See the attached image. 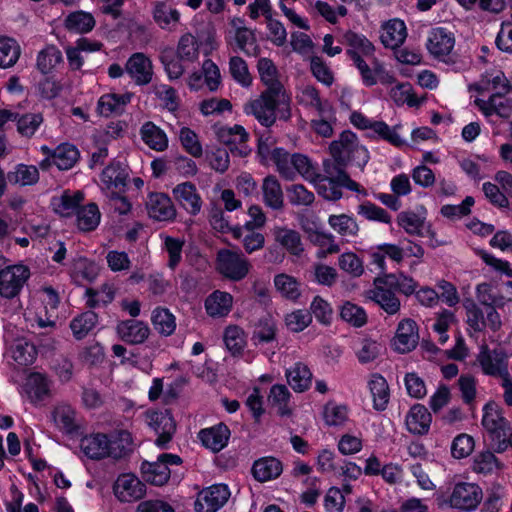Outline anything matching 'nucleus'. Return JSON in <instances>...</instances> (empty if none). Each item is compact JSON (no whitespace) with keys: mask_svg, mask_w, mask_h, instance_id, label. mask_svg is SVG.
Returning a JSON list of instances; mask_svg holds the SVG:
<instances>
[{"mask_svg":"<svg viewBox=\"0 0 512 512\" xmlns=\"http://www.w3.org/2000/svg\"><path fill=\"white\" fill-rule=\"evenodd\" d=\"M290 103L289 95L276 96V94L262 91L258 98L247 102L243 109L245 114L253 115L261 125L271 127L277 119L276 111L281 120L290 119Z\"/></svg>","mask_w":512,"mask_h":512,"instance_id":"f257e3e1","label":"nucleus"},{"mask_svg":"<svg viewBox=\"0 0 512 512\" xmlns=\"http://www.w3.org/2000/svg\"><path fill=\"white\" fill-rule=\"evenodd\" d=\"M101 180L109 191L110 206L119 214L128 212L126 196L127 173L118 164L107 166L101 175Z\"/></svg>","mask_w":512,"mask_h":512,"instance_id":"f03ea898","label":"nucleus"},{"mask_svg":"<svg viewBox=\"0 0 512 512\" xmlns=\"http://www.w3.org/2000/svg\"><path fill=\"white\" fill-rule=\"evenodd\" d=\"M250 268L249 260L241 251L221 249L217 252L216 269L222 276L231 281L244 279Z\"/></svg>","mask_w":512,"mask_h":512,"instance_id":"7ed1b4c3","label":"nucleus"},{"mask_svg":"<svg viewBox=\"0 0 512 512\" xmlns=\"http://www.w3.org/2000/svg\"><path fill=\"white\" fill-rule=\"evenodd\" d=\"M145 423L158 435L155 440L157 447L168 448L176 432V423L169 410H148L144 413Z\"/></svg>","mask_w":512,"mask_h":512,"instance_id":"20e7f679","label":"nucleus"},{"mask_svg":"<svg viewBox=\"0 0 512 512\" xmlns=\"http://www.w3.org/2000/svg\"><path fill=\"white\" fill-rule=\"evenodd\" d=\"M482 498V489L477 484L459 482L454 485L448 499V504L451 508L470 512L478 507Z\"/></svg>","mask_w":512,"mask_h":512,"instance_id":"39448f33","label":"nucleus"},{"mask_svg":"<svg viewBox=\"0 0 512 512\" xmlns=\"http://www.w3.org/2000/svg\"><path fill=\"white\" fill-rule=\"evenodd\" d=\"M217 139L230 147L233 154L246 157L250 154L251 148L247 145L249 134L241 125L215 127Z\"/></svg>","mask_w":512,"mask_h":512,"instance_id":"423d86ee","label":"nucleus"},{"mask_svg":"<svg viewBox=\"0 0 512 512\" xmlns=\"http://www.w3.org/2000/svg\"><path fill=\"white\" fill-rule=\"evenodd\" d=\"M30 271L24 265H12L0 271V295L11 299L17 296L24 283L28 280Z\"/></svg>","mask_w":512,"mask_h":512,"instance_id":"0eeeda50","label":"nucleus"},{"mask_svg":"<svg viewBox=\"0 0 512 512\" xmlns=\"http://www.w3.org/2000/svg\"><path fill=\"white\" fill-rule=\"evenodd\" d=\"M230 491L225 484H216L198 493L194 507L195 512H216L225 505Z\"/></svg>","mask_w":512,"mask_h":512,"instance_id":"6e6552de","label":"nucleus"},{"mask_svg":"<svg viewBox=\"0 0 512 512\" xmlns=\"http://www.w3.org/2000/svg\"><path fill=\"white\" fill-rule=\"evenodd\" d=\"M477 361L486 375L501 379L509 375L507 356L500 349L490 350L487 346L482 347Z\"/></svg>","mask_w":512,"mask_h":512,"instance_id":"1a4fd4ad","label":"nucleus"},{"mask_svg":"<svg viewBox=\"0 0 512 512\" xmlns=\"http://www.w3.org/2000/svg\"><path fill=\"white\" fill-rule=\"evenodd\" d=\"M455 45L454 34L442 27L430 30L426 47L428 52L436 59L447 62Z\"/></svg>","mask_w":512,"mask_h":512,"instance_id":"9d476101","label":"nucleus"},{"mask_svg":"<svg viewBox=\"0 0 512 512\" xmlns=\"http://www.w3.org/2000/svg\"><path fill=\"white\" fill-rule=\"evenodd\" d=\"M482 426L490 438L507 436L510 429L509 422L502 415L501 409L494 402H488L483 407Z\"/></svg>","mask_w":512,"mask_h":512,"instance_id":"9b49d317","label":"nucleus"},{"mask_svg":"<svg viewBox=\"0 0 512 512\" xmlns=\"http://www.w3.org/2000/svg\"><path fill=\"white\" fill-rule=\"evenodd\" d=\"M506 95L492 93L487 100L476 99L475 104L486 117L496 115L501 119L508 120L512 117V99Z\"/></svg>","mask_w":512,"mask_h":512,"instance_id":"f8f14e48","label":"nucleus"},{"mask_svg":"<svg viewBox=\"0 0 512 512\" xmlns=\"http://www.w3.org/2000/svg\"><path fill=\"white\" fill-rule=\"evenodd\" d=\"M146 208L149 216L158 221H171L176 217L174 204L164 193H150L146 201Z\"/></svg>","mask_w":512,"mask_h":512,"instance_id":"ddd939ff","label":"nucleus"},{"mask_svg":"<svg viewBox=\"0 0 512 512\" xmlns=\"http://www.w3.org/2000/svg\"><path fill=\"white\" fill-rule=\"evenodd\" d=\"M257 70L263 85L264 92L276 94V96L288 95L283 84L279 80V73L273 61L269 58H260L257 63Z\"/></svg>","mask_w":512,"mask_h":512,"instance_id":"4468645a","label":"nucleus"},{"mask_svg":"<svg viewBox=\"0 0 512 512\" xmlns=\"http://www.w3.org/2000/svg\"><path fill=\"white\" fill-rule=\"evenodd\" d=\"M397 223L410 235L429 237L431 240L435 238L436 233L432 230L431 225L412 211L400 212L397 216Z\"/></svg>","mask_w":512,"mask_h":512,"instance_id":"2eb2a0df","label":"nucleus"},{"mask_svg":"<svg viewBox=\"0 0 512 512\" xmlns=\"http://www.w3.org/2000/svg\"><path fill=\"white\" fill-rule=\"evenodd\" d=\"M229 437L230 430L223 423L202 429L198 433V438L203 446L214 453H217L226 447Z\"/></svg>","mask_w":512,"mask_h":512,"instance_id":"dca6fc26","label":"nucleus"},{"mask_svg":"<svg viewBox=\"0 0 512 512\" xmlns=\"http://www.w3.org/2000/svg\"><path fill=\"white\" fill-rule=\"evenodd\" d=\"M173 195L179 204L191 215H197L202 208V200L196 186L191 182L178 184Z\"/></svg>","mask_w":512,"mask_h":512,"instance_id":"f3484780","label":"nucleus"},{"mask_svg":"<svg viewBox=\"0 0 512 512\" xmlns=\"http://www.w3.org/2000/svg\"><path fill=\"white\" fill-rule=\"evenodd\" d=\"M154 75L151 59L144 53H134L130 56V79L136 85L144 86L152 81Z\"/></svg>","mask_w":512,"mask_h":512,"instance_id":"a211bd4d","label":"nucleus"},{"mask_svg":"<svg viewBox=\"0 0 512 512\" xmlns=\"http://www.w3.org/2000/svg\"><path fill=\"white\" fill-rule=\"evenodd\" d=\"M432 416L422 404H414L405 419V424L410 433L426 435L429 432Z\"/></svg>","mask_w":512,"mask_h":512,"instance_id":"6ab92c4d","label":"nucleus"},{"mask_svg":"<svg viewBox=\"0 0 512 512\" xmlns=\"http://www.w3.org/2000/svg\"><path fill=\"white\" fill-rule=\"evenodd\" d=\"M418 339L416 323L411 319L402 320L394 339L395 349L401 353L410 352L416 347Z\"/></svg>","mask_w":512,"mask_h":512,"instance_id":"aec40b11","label":"nucleus"},{"mask_svg":"<svg viewBox=\"0 0 512 512\" xmlns=\"http://www.w3.org/2000/svg\"><path fill=\"white\" fill-rule=\"evenodd\" d=\"M346 166L347 164H340L334 158L333 160H324V174H321L322 178L336 181V183L342 185L343 187L351 191L360 192V185L350 178L348 173L345 171Z\"/></svg>","mask_w":512,"mask_h":512,"instance_id":"412c9836","label":"nucleus"},{"mask_svg":"<svg viewBox=\"0 0 512 512\" xmlns=\"http://www.w3.org/2000/svg\"><path fill=\"white\" fill-rule=\"evenodd\" d=\"M80 447L90 459H103L109 454L108 436L102 433L85 436L81 440Z\"/></svg>","mask_w":512,"mask_h":512,"instance_id":"4be33fe9","label":"nucleus"},{"mask_svg":"<svg viewBox=\"0 0 512 512\" xmlns=\"http://www.w3.org/2000/svg\"><path fill=\"white\" fill-rule=\"evenodd\" d=\"M25 390L32 403L38 404L47 400L50 396L48 379L41 373H31L26 381Z\"/></svg>","mask_w":512,"mask_h":512,"instance_id":"5701e85b","label":"nucleus"},{"mask_svg":"<svg viewBox=\"0 0 512 512\" xmlns=\"http://www.w3.org/2000/svg\"><path fill=\"white\" fill-rule=\"evenodd\" d=\"M55 425L66 434H74L79 429L75 410L68 404H59L52 411Z\"/></svg>","mask_w":512,"mask_h":512,"instance_id":"b1692460","label":"nucleus"},{"mask_svg":"<svg viewBox=\"0 0 512 512\" xmlns=\"http://www.w3.org/2000/svg\"><path fill=\"white\" fill-rule=\"evenodd\" d=\"M143 142L152 150L163 152L168 148V137L166 133L153 122H146L140 129Z\"/></svg>","mask_w":512,"mask_h":512,"instance_id":"393cba45","label":"nucleus"},{"mask_svg":"<svg viewBox=\"0 0 512 512\" xmlns=\"http://www.w3.org/2000/svg\"><path fill=\"white\" fill-rule=\"evenodd\" d=\"M274 286L282 298L297 302L301 297V283L292 275L280 273L274 276Z\"/></svg>","mask_w":512,"mask_h":512,"instance_id":"a878e982","label":"nucleus"},{"mask_svg":"<svg viewBox=\"0 0 512 512\" xmlns=\"http://www.w3.org/2000/svg\"><path fill=\"white\" fill-rule=\"evenodd\" d=\"M407 37L405 23L402 20L394 19L384 27L380 36L381 42L387 48L395 49L403 44Z\"/></svg>","mask_w":512,"mask_h":512,"instance_id":"bb28decb","label":"nucleus"},{"mask_svg":"<svg viewBox=\"0 0 512 512\" xmlns=\"http://www.w3.org/2000/svg\"><path fill=\"white\" fill-rule=\"evenodd\" d=\"M282 463L274 457L261 458L254 462L252 473L256 480L266 482L282 473Z\"/></svg>","mask_w":512,"mask_h":512,"instance_id":"cd10ccee","label":"nucleus"},{"mask_svg":"<svg viewBox=\"0 0 512 512\" xmlns=\"http://www.w3.org/2000/svg\"><path fill=\"white\" fill-rule=\"evenodd\" d=\"M357 142L356 135L351 131H343L338 140L330 144L332 157L340 164L349 163V154Z\"/></svg>","mask_w":512,"mask_h":512,"instance_id":"c85d7f7f","label":"nucleus"},{"mask_svg":"<svg viewBox=\"0 0 512 512\" xmlns=\"http://www.w3.org/2000/svg\"><path fill=\"white\" fill-rule=\"evenodd\" d=\"M262 192L264 203L274 209L280 210L284 206V197L281 185L277 178L269 175L264 178L262 183Z\"/></svg>","mask_w":512,"mask_h":512,"instance_id":"c756f323","label":"nucleus"},{"mask_svg":"<svg viewBox=\"0 0 512 512\" xmlns=\"http://www.w3.org/2000/svg\"><path fill=\"white\" fill-rule=\"evenodd\" d=\"M143 479L155 486H163L170 479L171 471L166 464L159 462H143L141 465Z\"/></svg>","mask_w":512,"mask_h":512,"instance_id":"7c9ffc66","label":"nucleus"},{"mask_svg":"<svg viewBox=\"0 0 512 512\" xmlns=\"http://www.w3.org/2000/svg\"><path fill=\"white\" fill-rule=\"evenodd\" d=\"M233 297L222 291H215L205 301L207 313L212 317L226 316L232 309Z\"/></svg>","mask_w":512,"mask_h":512,"instance_id":"2f4dec72","label":"nucleus"},{"mask_svg":"<svg viewBox=\"0 0 512 512\" xmlns=\"http://www.w3.org/2000/svg\"><path fill=\"white\" fill-rule=\"evenodd\" d=\"M128 96L116 93L104 94L97 103V111L101 116L109 117L124 113Z\"/></svg>","mask_w":512,"mask_h":512,"instance_id":"473e14b6","label":"nucleus"},{"mask_svg":"<svg viewBox=\"0 0 512 512\" xmlns=\"http://www.w3.org/2000/svg\"><path fill=\"white\" fill-rule=\"evenodd\" d=\"M286 378L288 384L295 392H304L311 385L312 373L307 365L298 362L286 370Z\"/></svg>","mask_w":512,"mask_h":512,"instance_id":"72a5a7b5","label":"nucleus"},{"mask_svg":"<svg viewBox=\"0 0 512 512\" xmlns=\"http://www.w3.org/2000/svg\"><path fill=\"white\" fill-rule=\"evenodd\" d=\"M368 298L377 303L386 313L396 314L400 310V300L390 289L376 287L367 292Z\"/></svg>","mask_w":512,"mask_h":512,"instance_id":"f704fd0d","label":"nucleus"},{"mask_svg":"<svg viewBox=\"0 0 512 512\" xmlns=\"http://www.w3.org/2000/svg\"><path fill=\"white\" fill-rule=\"evenodd\" d=\"M347 54L359 70L363 83L366 86L375 85L380 62L374 58L371 65H369L355 50H347Z\"/></svg>","mask_w":512,"mask_h":512,"instance_id":"c9c22d12","label":"nucleus"},{"mask_svg":"<svg viewBox=\"0 0 512 512\" xmlns=\"http://www.w3.org/2000/svg\"><path fill=\"white\" fill-rule=\"evenodd\" d=\"M250 225L251 223L248 222L244 229L237 228L233 230V237L241 240L248 254L261 250L265 244L264 235L260 232L253 231Z\"/></svg>","mask_w":512,"mask_h":512,"instance_id":"e433bc0d","label":"nucleus"},{"mask_svg":"<svg viewBox=\"0 0 512 512\" xmlns=\"http://www.w3.org/2000/svg\"><path fill=\"white\" fill-rule=\"evenodd\" d=\"M77 227L83 232L95 230L101 219V213L95 203H89L77 209Z\"/></svg>","mask_w":512,"mask_h":512,"instance_id":"4c0bfd02","label":"nucleus"},{"mask_svg":"<svg viewBox=\"0 0 512 512\" xmlns=\"http://www.w3.org/2000/svg\"><path fill=\"white\" fill-rule=\"evenodd\" d=\"M290 392L283 384L273 385L268 395L269 405L276 410L280 416L291 415V408L289 407Z\"/></svg>","mask_w":512,"mask_h":512,"instance_id":"58836bf2","label":"nucleus"},{"mask_svg":"<svg viewBox=\"0 0 512 512\" xmlns=\"http://www.w3.org/2000/svg\"><path fill=\"white\" fill-rule=\"evenodd\" d=\"M7 179L14 185H34L39 180V171L34 165L18 164L14 171L8 172Z\"/></svg>","mask_w":512,"mask_h":512,"instance_id":"ea45409f","label":"nucleus"},{"mask_svg":"<svg viewBox=\"0 0 512 512\" xmlns=\"http://www.w3.org/2000/svg\"><path fill=\"white\" fill-rule=\"evenodd\" d=\"M309 240L312 244L319 247L316 253L318 259H325L328 255L340 251V247L335 242V238L332 234L314 231L309 234Z\"/></svg>","mask_w":512,"mask_h":512,"instance_id":"a19ab883","label":"nucleus"},{"mask_svg":"<svg viewBox=\"0 0 512 512\" xmlns=\"http://www.w3.org/2000/svg\"><path fill=\"white\" fill-rule=\"evenodd\" d=\"M79 159L78 149L71 144H62L52 153V162L60 170L71 169Z\"/></svg>","mask_w":512,"mask_h":512,"instance_id":"79ce46f5","label":"nucleus"},{"mask_svg":"<svg viewBox=\"0 0 512 512\" xmlns=\"http://www.w3.org/2000/svg\"><path fill=\"white\" fill-rule=\"evenodd\" d=\"M370 392L373 396L374 408L382 411L386 408L389 401V387L386 379L375 374L369 381Z\"/></svg>","mask_w":512,"mask_h":512,"instance_id":"37998d69","label":"nucleus"},{"mask_svg":"<svg viewBox=\"0 0 512 512\" xmlns=\"http://www.w3.org/2000/svg\"><path fill=\"white\" fill-rule=\"evenodd\" d=\"M275 239L294 256H301L304 252L301 236L295 230L286 228L278 229L275 233Z\"/></svg>","mask_w":512,"mask_h":512,"instance_id":"c03bdc74","label":"nucleus"},{"mask_svg":"<svg viewBox=\"0 0 512 512\" xmlns=\"http://www.w3.org/2000/svg\"><path fill=\"white\" fill-rule=\"evenodd\" d=\"M98 315L93 311H86L75 317L70 322V328L73 336L77 340H81L96 326Z\"/></svg>","mask_w":512,"mask_h":512,"instance_id":"a18cd8bd","label":"nucleus"},{"mask_svg":"<svg viewBox=\"0 0 512 512\" xmlns=\"http://www.w3.org/2000/svg\"><path fill=\"white\" fill-rule=\"evenodd\" d=\"M297 99L301 105L314 108L320 115L324 114L329 108L328 102H323L320 98L319 91L311 85L301 87Z\"/></svg>","mask_w":512,"mask_h":512,"instance_id":"49530a36","label":"nucleus"},{"mask_svg":"<svg viewBox=\"0 0 512 512\" xmlns=\"http://www.w3.org/2000/svg\"><path fill=\"white\" fill-rule=\"evenodd\" d=\"M223 339L226 348L233 356L240 355L246 346L245 332L237 325H229L226 327Z\"/></svg>","mask_w":512,"mask_h":512,"instance_id":"de8ad7c7","label":"nucleus"},{"mask_svg":"<svg viewBox=\"0 0 512 512\" xmlns=\"http://www.w3.org/2000/svg\"><path fill=\"white\" fill-rule=\"evenodd\" d=\"M95 26L92 14L84 11L70 13L65 19V27L76 33H87Z\"/></svg>","mask_w":512,"mask_h":512,"instance_id":"09e8293b","label":"nucleus"},{"mask_svg":"<svg viewBox=\"0 0 512 512\" xmlns=\"http://www.w3.org/2000/svg\"><path fill=\"white\" fill-rule=\"evenodd\" d=\"M481 89L493 93L508 94L512 86L502 71L487 73L481 80Z\"/></svg>","mask_w":512,"mask_h":512,"instance_id":"8fccbe9b","label":"nucleus"},{"mask_svg":"<svg viewBox=\"0 0 512 512\" xmlns=\"http://www.w3.org/2000/svg\"><path fill=\"white\" fill-rule=\"evenodd\" d=\"M19 44L12 38L0 37V68L12 67L19 59Z\"/></svg>","mask_w":512,"mask_h":512,"instance_id":"3c124183","label":"nucleus"},{"mask_svg":"<svg viewBox=\"0 0 512 512\" xmlns=\"http://www.w3.org/2000/svg\"><path fill=\"white\" fill-rule=\"evenodd\" d=\"M376 281H380L386 286L394 288L407 296L413 294L417 288V282L412 277L404 275L403 273L398 275L388 274L385 275L383 279H377Z\"/></svg>","mask_w":512,"mask_h":512,"instance_id":"603ef678","label":"nucleus"},{"mask_svg":"<svg viewBox=\"0 0 512 512\" xmlns=\"http://www.w3.org/2000/svg\"><path fill=\"white\" fill-rule=\"evenodd\" d=\"M328 223L343 237H355L359 231V226L355 219L346 214L331 215Z\"/></svg>","mask_w":512,"mask_h":512,"instance_id":"864d4df0","label":"nucleus"},{"mask_svg":"<svg viewBox=\"0 0 512 512\" xmlns=\"http://www.w3.org/2000/svg\"><path fill=\"white\" fill-rule=\"evenodd\" d=\"M160 60L169 79H178L184 74L185 67L182 64L184 60L178 57L173 49H165L160 56Z\"/></svg>","mask_w":512,"mask_h":512,"instance_id":"5fc2aeb1","label":"nucleus"},{"mask_svg":"<svg viewBox=\"0 0 512 512\" xmlns=\"http://www.w3.org/2000/svg\"><path fill=\"white\" fill-rule=\"evenodd\" d=\"M312 183L317 193L326 200L337 201L342 197L341 187L343 186L336 183V181L327 180L322 178L321 174H318Z\"/></svg>","mask_w":512,"mask_h":512,"instance_id":"6e6d98bb","label":"nucleus"},{"mask_svg":"<svg viewBox=\"0 0 512 512\" xmlns=\"http://www.w3.org/2000/svg\"><path fill=\"white\" fill-rule=\"evenodd\" d=\"M398 127V125L390 127L383 121H374L370 131L373 133L372 136L375 135L380 139L389 142L393 146L401 147L405 144V141L398 134Z\"/></svg>","mask_w":512,"mask_h":512,"instance_id":"4d7b16f0","label":"nucleus"},{"mask_svg":"<svg viewBox=\"0 0 512 512\" xmlns=\"http://www.w3.org/2000/svg\"><path fill=\"white\" fill-rule=\"evenodd\" d=\"M340 316L342 320L354 327H362L367 323V314L365 310L349 301L342 305Z\"/></svg>","mask_w":512,"mask_h":512,"instance_id":"13d9d810","label":"nucleus"},{"mask_svg":"<svg viewBox=\"0 0 512 512\" xmlns=\"http://www.w3.org/2000/svg\"><path fill=\"white\" fill-rule=\"evenodd\" d=\"M175 54L184 61H195L199 55L196 38L190 33L184 34L178 42Z\"/></svg>","mask_w":512,"mask_h":512,"instance_id":"bf43d9fd","label":"nucleus"},{"mask_svg":"<svg viewBox=\"0 0 512 512\" xmlns=\"http://www.w3.org/2000/svg\"><path fill=\"white\" fill-rule=\"evenodd\" d=\"M229 72L232 78L243 87L252 84V77L249 73L247 63L239 56H233L229 60Z\"/></svg>","mask_w":512,"mask_h":512,"instance_id":"052dcab7","label":"nucleus"},{"mask_svg":"<svg viewBox=\"0 0 512 512\" xmlns=\"http://www.w3.org/2000/svg\"><path fill=\"white\" fill-rule=\"evenodd\" d=\"M61 61V51L55 46H48L38 54L37 67L43 74H46Z\"/></svg>","mask_w":512,"mask_h":512,"instance_id":"680f3d73","label":"nucleus"},{"mask_svg":"<svg viewBox=\"0 0 512 512\" xmlns=\"http://www.w3.org/2000/svg\"><path fill=\"white\" fill-rule=\"evenodd\" d=\"M291 156L282 148H275L271 153V158L277 167V171L283 178L289 181L295 179V171L291 167Z\"/></svg>","mask_w":512,"mask_h":512,"instance_id":"e2e57ef3","label":"nucleus"},{"mask_svg":"<svg viewBox=\"0 0 512 512\" xmlns=\"http://www.w3.org/2000/svg\"><path fill=\"white\" fill-rule=\"evenodd\" d=\"M152 321L155 329L165 336L171 335L176 327L175 318L167 309H156Z\"/></svg>","mask_w":512,"mask_h":512,"instance_id":"0e129e2a","label":"nucleus"},{"mask_svg":"<svg viewBox=\"0 0 512 512\" xmlns=\"http://www.w3.org/2000/svg\"><path fill=\"white\" fill-rule=\"evenodd\" d=\"M309 312L318 322L328 326L332 322L333 309L331 305L320 296H315L310 304Z\"/></svg>","mask_w":512,"mask_h":512,"instance_id":"69168bd1","label":"nucleus"},{"mask_svg":"<svg viewBox=\"0 0 512 512\" xmlns=\"http://www.w3.org/2000/svg\"><path fill=\"white\" fill-rule=\"evenodd\" d=\"M17 130L25 137H31L35 134L38 127L43 122V116L40 113H27L17 116Z\"/></svg>","mask_w":512,"mask_h":512,"instance_id":"338daca9","label":"nucleus"},{"mask_svg":"<svg viewBox=\"0 0 512 512\" xmlns=\"http://www.w3.org/2000/svg\"><path fill=\"white\" fill-rule=\"evenodd\" d=\"M289 202L294 206H310L314 200V194L302 184H293L287 188Z\"/></svg>","mask_w":512,"mask_h":512,"instance_id":"774afa93","label":"nucleus"}]
</instances>
